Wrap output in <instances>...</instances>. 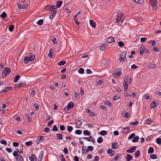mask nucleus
Returning a JSON list of instances; mask_svg holds the SVG:
<instances>
[{
	"label": "nucleus",
	"instance_id": "nucleus-1",
	"mask_svg": "<svg viewBox=\"0 0 161 161\" xmlns=\"http://www.w3.org/2000/svg\"><path fill=\"white\" fill-rule=\"evenodd\" d=\"M45 9L46 11H51V13L49 17L50 19H53L55 16L57 12V9L54 5H47L45 7Z\"/></svg>",
	"mask_w": 161,
	"mask_h": 161
},
{
	"label": "nucleus",
	"instance_id": "nucleus-2",
	"mask_svg": "<svg viewBox=\"0 0 161 161\" xmlns=\"http://www.w3.org/2000/svg\"><path fill=\"white\" fill-rule=\"evenodd\" d=\"M11 70L9 69L7 67H6L3 70L2 73V76L3 77H6L7 75L9 74Z\"/></svg>",
	"mask_w": 161,
	"mask_h": 161
},
{
	"label": "nucleus",
	"instance_id": "nucleus-3",
	"mask_svg": "<svg viewBox=\"0 0 161 161\" xmlns=\"http://www.w3.org/2000/svg\"><path fill=\"white\" fill-rule=\"evenodd\" d=\"M74 106V104L73 102H70L68 103V105L64 108V109L68 111L69 109L73 108Z\"/></svg>",
	"mask_w": 161,
	"mask_h": 161
},
{
	"label": "nucleus",
	"instance_id": "nucleus-4",
	"mask_svg": "<svg viewBox=\"0 0 161 161\" xmlns=\"http://www.w3.org/2000/svg\"><path fill=\"white\" fill-rule=\"evenodd\" d=\"M156 2L155 0H150V3L153 10H156L157 9V6Z\"/></svg>",
	"mask_w": 161,
	"mask_h": 161
},
{
	"label": "nucleus",
	"instance_id": "nucleus-5",
	"mask_svg": "<svg viewBox=\"0 0 161 161\" xmlns=\"http://www.w3.org/2000/svg\"><path fill=\"white\" fill-rule=\"evenodd\" d=\"M120 62L123 63L124 62L126 58V53L125 52H122L120 55Z\"/></svg>",
	"mask_w": 161,
	"mask_h": 161
},
{
	"label": "nucleus",
	"instance_id": "nucleus-6",
	"mask_svg": "<svg viewBox=\"0 0 161 161\" xmlns=\"http://www.w3.org/2000/svg\"><path fill=\"white\" fill-rule=\"evenodd\" d=\"M82 122L79 119H78L76 122H75V124L76 125V127L77 128H79L81 127V125L82 124Z\"/></svg>",
	"mask_w": 161,
	"mask_h": 161
},
{
	"label": "nucleus",
	"instance_id": "nucleus-7",
	"mask_svg": "<svg viewBox=\"0 0 161 161\" xmlns=\"http://www.w3.org/2000/svg\"><path fill=\"white\" fill-rule=\"evenodd\" d=\"M124 89L125 92H126L128 87V84L127 81L125 80L123 82Z\"/></svg>",
	"mask_w": 161,
	"mask_h": 161
},
{
	"label": "nucleus",
	"instance_id": "nucleus-8",
	"mask_svg": "<svg viewBox=\"0 0 161 161\" xmlns=\"http://www.w3.org/2000/svg\"><path fill=\"white\" fill-rule=\"evenodd\" d=\"M123 20L124 19H123L122 18H120V19L116 18V20L118 24V25H119V26L121 25Z\"/></svg>",
	"mask_w": 161,
	"mask_h": 161
},
{
	"label": "nucleus",
	"instance_id": "nucleus-9",
	"mask_svg": "<svg viewBox=\"0 0 161 161\" xmlns=\"http://www.w3.org/2000/svg\"><path fill=\"white\" fill-rule=\"evenodd\" d=\"M136 148V147L134 146L131 147L130 149L127 150L126 152L128 153H132L134 152Z\"/></svg>",
	"mask_w": 161,
	"mask_h": 161
},
{
	"label": "nucleus",
	"instance_id": "nucleus-10",
	"mask_svg": "<svg viewBox=\"0 0 161 161\" xmlns=\"http://www.w3.org/2000/svg\"><path fill=\"white\" fill-rule=\"evenodd\" d=\"M121 74V71H117L114 73V77L116 79L119 78Z\"/></svg>",
	"mask_w": 161,
	"mask_h": 161
},
{
	"label": "nucleus",
	"instance_id": "nucleus-11",
	"mask_svg": "<svg viewBox=\"0 0 161 161\" xmlns=\"http://www.w3.org/2000/svg\"><path fill=\"white\" fill-rule=\"evenodd\" d=\"M29 57L30 59H31V61H33L35 58V56L31 53H29Z\"/></svg>",
	"mask_w": 161,
	"mask_h": 161
},
{
	"label": "nucleus",
	"instance_id": "nucleus-12",
	"mask_svg": "<svg viewBox=\"0 0 161 161\" xmlns=\"http://www.w3.org/2000/svg\"><path fill=\"white\" fill-rule=\"evenodd\" d=\"M16 159L17 161H24L23 157L20 154H18V155L16 157Z\"/></svg>",
	"mask_w": 161,
	"mask_h": 161
},
{
	"label": "nucleus",
	"instance_id": "nucleus-13",
	"mask_svg": "<svg viewBox=\"0 0 161 161\" xmlns=\"http://www.w3.org/2000/svg\"><path fill=\"white\" fill-rule=\"evenodd\" d=\"M130 130V128L129 127H126L123 128L122 130V132L125 134L129 132Z\"/></svg>",
	"mask_w": 161,
	"mask_h": 161
},
{
	"label": "nucleus",
	"instance_id": "nucleus-14",
	"mask_svg": "<svg viewBox=\"0 0 161 161\" xmlns=\"http://www.w3.org/2000/svg\"><path fill=\"white\" fill-rule=\"evenodd\" d=\"M57 138L59 140H61L63 138V135L61 133H57L56 134Z\"/></svg>",
	"mask_w": 161,
	"mask_h": 161
},
{
	"label": "nucleus",
	"instance_id": "nucleus-15",
	"mask_svg": "<svg viewBox=\"0 0 161 161\" xmlns=\"http://www.w3.org/2000/svg\"><path fill=\"white\" fill-rule=\"evenodd\" d=\"M29 158L31 161H34L36 160V156L34 154H32L29 157Z\"/></svg>",
	"mask_w": 161,
	"mask_h": 161
},
{
	"label": "nucleus",
	"instance_id": "nucleus-16",
	"mask_svg": "<svg viewBox=\"0 0 161 161\" xmlns=\"http://www.w3.org/2000/svg\"><path fill=\"white\" fill-rule=\"evenodd\" d=\"M90 25L93 28H95L96 27V24L92 20H90Z\"/></svg>",
	"mask_w": 161,
	"mask_h": 161
},
{
	"label": "nucleus",
	"instance_id": "nucleus-17",
	"mask_svg": "<svg viewBox=\"0 0 161 161\" xmlns=\"http://www.w3.org/2000/svg\"><path fill=\"white\" fill-rule=\"evenodd\" d=\"M112 147L114 149H116L118 147V143L116 142H113L112 144Z\"/></svg>",
	"mask_w": 161,
	"mask_h": 161
},
{
	"label": "nucleus",
	"instance_id": "nucleus-18",
	"mask_svg": "<svg viewBox=\"0 0 161 161\" xmlns=\"http://www.w3.org/2000/svg\"><path fill=\"white\" fill-rule=\"evenodd\" d=\"M145 47H144L143 46H142L141 47L140 49V54L141 55H142L143 53L145 52Z\"/></svg>",
	"mask_w": 161,
	"mask_h": 161
},
{
	"label": "nucleus",
	"instance_id": "nucleus-19",
	"mask_svg": "<svg viewBox=\"0 0 161 161\" xmlns=\"http://www.w3.org/2000/svg\"><path fill=\"white\" fill-rule=\"evenodd\" d=\"M62 3L63 2L62 1H57L55 7H56L57 8H59L62 4Z\"/></svg>",
	"mask_w": 161,
	"mask_h": 161
},
{
	"label": "nucleus",
	"instance_id": "nucleus-20",
	"mask_svg": "<svg viewBox=\"0 0 161 161\" xmlns=\"http://www.w3.org/2000/svg\"><path fill=\"white\" fill-rule=\"evenodd\" d=\"M12 89L11 87H5L3 89L2 91L1 92H6L8 90H10Z\"/></svg>",
	"mask_w": 161,
	"mask_h": 161
},
{
	"label": "nucleus",
	"instance_id": "nucleus-21",
	"mask_svg": "<svg viewBox=\"0 0 161 161\" xmlns=\"http://www.w3.org/2000/svg\"><path fill=\"white\" fill-rule=\"evenodd\" d=\"M107 41L108 43H111L114 41V39L113 37L110 36L107 39Z\"/></svg>",
	"mask_w": 161,
	"mask_h": 161
},
{
	"label": "nucleus",
	"instance_id": "nucleus-22",
	"mask_svg": "<svg viewBox=\"0 0 161 161\" xmlns=\"http://www.w3.org/2000/svg\"><path fill=\"white\" fill-rule=\"evenodd\" d=\"M107 153L110 156H113L114 155V151L112 149H108L107 151Z\"/></svg>",
	"mask_w": 161,
	"mask_h": 161
},
{
	"label": "nucleus",
	"instance_id": "nucleus-23",
	"mask_svg": "<svg viewBox=\"0 0 161 161\" xmlns=\"http://www.w3.org/2000/svg\"><path fill=\"white\" fill-rule=\"evenodd\" d=\"M157 105H156V101L155 100L153 101L151 105V108H155Z\"/></svg>",
	"mask_w": 161,
	"mask_h": 161
},
{
	"label": "nucleus",
	"instance_id": "nucleus-24",
	"mask_svg": "<svg viewBox=\"0 0 161 161\" xmlns=\"http://www.w3.org/2000/svg\"><path fill=\"white\" fill-rule=\"evenodd\" d=\"M132 156L130 154H127L126 155V161H129L132 159Z\"/></svg>",
	"mask_w": 161,
	"mask_h": 161
},
{
	"label": "nucleus",
	"instance_id": "nucleus-25",
	"mask_svg": "<svg viewBox=\"0 0 161 161\" xmlns=\"http://www.w3.org/2000/svg\"><path fill=\"white\" fill-rule=\"evenodd\" d=\"M130 114L129 113L127 112H124L123 113V116L125 118H128L130 116Z\"/></svg>",
	"mask_w": 161,
	"mask_h": 161
},
{
	"label": "nucleus",
	"instance_id": "nucleus-26",
	"mask_svg": "<svg viewBox=\"0 0 161 161\" xmlns=\"http://www.w3.org/2000/svg\"><path fill=\"white\" fill-rule=\"evenodd\" d=\"M24 62L25 64L28 63L29 61H31V59L28 57H26L24 59Z\"/></svg>",
	"mask_w": 161,
	"mask_h": 161
},
{
	"label": "nucleus",
	"instance_id": "nucleus-27",
	"mask_svg": "<svg viewBox=\"0 0 161 161\" xmlns=\"http://www.w3.org/2000/svg\"><path fill=\"white\" fill-rule=\"evenodd\" d=\"M106 44H103L101 45L100 46V49L101 51H104L106 48Z\"/></svg>",
	"mask_w": 161,
	"mask_h": 161
},
{
	"label": "nucleus",
	"instance_id": "nucleus-28",
	"mask_svg": "<svg viewBox=\"0 0 161 161\" xmlns=\"http://www.w3.org/2000/svg\"><path fill=\"white\" fill-rule=\"evenodd\" d=\"M121 156V154L119 153L117 154L116 156L114 157L113 160H114L115 161L118 160H119V157Z\"/></svg>",
	"mask_w": 161,
	"mask_h": 161
},
{
	"label": "nucleus",
	"instance_id": "nucleus-29",
	"mask_svg": "<svg viewBox=\"0 0 161 161\" xmlns=\"http://www.w3.org/2000/svg\"><path fill=\"white\" fill-rule=\"evenodd\" d=\"M24 115L26 118L28 122H30L31 120V118L29 115L26 113H25Z\"/></svg>",
	"mask_w": 161,
	"mask_h": 161
},
{
	"label": "nucleus",
	"instance_id": "nucleus-30",
	"mask_svg": "<svg viewBox=\"0 0 161 161\" xmlns=\"http://www.w3.org/2000/svg\"><path fill=\"white\" fill-rule=\"evenodd\" d=\"M53 49L52 48H51L49 49V54H48V57L49 58H51L53 56Z\"/></svg>",
	"mask_w": 161,
	"mask_h": 161
},
{
	"label": "nucleus",
	"instance_id": "nucleus-31",
	"mask_svg": "<svg viewBox=\"0 0 161 161\" xmlns=\"http://www.w3.org/2000/svg\"><path fill=\"white\" fill-rule=\"evenodd\" d=\"M140 155V153L139 150L136 151L135 153V156L136 158L139 157Z\"/></svg>",
	"mask_w": 161,
	"mask_h": 161
},
{
	"label": "nucleus",
	"instance_id": "nucleus-32",
	"mask_svg": "<svg viewBox=\"0 0 161 161\" xmlns=\"http://www.w3.org/2000/svg\"><path fill=\"white\" fill-rule=\"evenodd\" d=\"M154 150L153 147H150L148 149V153H151L154 152Z\"/></svg>",
	"mask_w": 161,
	"mask_h": 161
},
{
	"label": "nucleus",
	"instance_id": "nucleus-33",
	"mask_svg": "<svg viewBox=\"0 0 161 161\" xmlns=\"http://www.w3.org/2000/svg\"><path fill=\"white\" fill-rule=\"evenodd\" d=\"M156 67V64H150L148 66V67L150 69H154Z\"/></svg>",
	"mask_w": 161,
	"mask_h": 161
},
{
	"label": "nucleus",
	"instance_id": "nucleus-34",
	"mask_svg": "<svg viewBox=\"0 0 161 161\" xmlns=\"http://www.w3.org/2000/svg\"><path fill=\"white\" fill-rule=\"evenodd\" d=\"M67 129L69 133H70L73 130V127L70 126H68L67 127Z\"/></svg>",
	"mask_w": 161,
	"mask_h": 161
},
{
	"label": "nucleus",
	"instance_id": "nucleus-35",
	"mask_svg": "<svg viewBox=\"0 0 161 161\" xmlns=\"http://www.w3.org/2000/svg\"><path fill=\"white\" fill-rule=\"evenodd\" d=\"M86 148V147H84V146H83L82 147V153H87L88 152V151L87 149H85L84 148Z\"/></svg>",
	"mask_w": 161,
	"mask_h": 161
},
{
	"label": "nucleus",
	"instance_id": "nucleus-36",
	"mask_svg": "<svg viewBox=\"0 0 161 161\" xmlns=\"http://www.w3.org/2000/svg\"><path fill=\"white\" fill-rule=\"evenodd\" d=\"M150 158L153 159H156L158 158V157L155 154H153L150 155Z\"/></svg>",
	"mask_w": 161,
	"mask_h": 161
},
{
	"label": "nucleus",
	"instance_id": "nucleus-37",
	"mask_svg": "<svg viewBox=\"0 0 161 161\" xmlns=\"http://www.w3.org/2000/svg\"><path fill=\"white\" fill-rule=\"evenodd\" d=\"M7 14L5 12H3L1 14L0 16L2 18H4L7 17Z\"/></svg>",
	"mask_w": 161,
	"mask_h": 161
},
{
	"label": "nucleus",
	"instance_id": "nucleus-38",
	"mask_svg": "<svg viewBox=\"0 0 161 161\" xmlns=\"http://www.w3.org/2000/svg\"><path fill=\"white\" fill-rule=\"evenodd\" d=\"M107 132L106 131L102 130L100 133V134L102 136H104L107 134Z\"/></svg>",
	"mask_w": 161,
	"mask_h": 161
},
{
	"label": "nucleus",
	"instance_id": "nucleus-39",
	"mask_svg": "<svg viewBox=\"0 0 161 161\" xmlns=\"http://www.w3.org/2000/svg\"><path fill=\"white\" fill-rule=\"evenodd\" d=\"M139 139V137L138 136H136L132 140V142H137Z\"/></svg>",
	"mask_w": 161,
	"mask_h": 161
},
{
	"label": "nucleus",
	"instance_id": "nucleus-40",
	"mask_svg": "<svg viewBox=\"0 0 161 161\" xmlns=\"http://www.w3.org/2000/svg\"><path fill=\"white\" fill-rule=\"evenodd\" d=\"M66 62L65 61L62 60L58 63V65H63L65 64Z\"/></svg>",
	"mask_w": 161,
	"mask_h": 161
},
{
	"label": "nucleus",
	"instance_id": "nucleus-41",
	"mask_svg": "<svg viewBox=\"0 0 161 161\" xmlns=\"http://www.w3.org/2000/svg\"><path fill=\"white\" fill-rule=\"evenodd\" d=\"M84 69L82 68H80L79 69L78 72L80 74H83L84 73Z\"/></svg>",
	"mask_w": 161,
	"mask_h": 161
},
{
	"label": "nucleus",
	"instance_id": "nucleus-42",
	"mask_svg": "<svg viewBox=\"0 0 161 161\" xmlns=\"http://www.w3.org/2000/svg\"><path fill=\"white\" fill-rule=\"evenodd\" d=\"M20 76L19 75H18L15 76V77L14 78V81L15 82H17L18 80L20 79Z\"/></svg>",
	"mask_w": 161,
	"mask_h": 161
},
{
	"label": "nucleus",
	"instance_id": "nucleus-43",
	"mask_svg": "<svg viewBox=\"0 0 161 161\" xmlns=\"http://www.w3.org/2000/svg\"><path fill=\"white\" fill-rule=\"evenodd\" d=\"M151 122V119L150 118H149L146 120L145 124H149Z\"/></svg>",
	"mask_w": 161,
	"mask_h": 161
},
{
	"label": "nucleus",
	"instance_id": "nucleus-44",
	"mask_svg": "<svg viewBox=\"0 0 161 161\" xmlns=\"http://www.w3.org/2000/svg\"><path fill=\"white\" fill-rule=\"evenodd\" d=\"M43 21L42 19L39 20L37 22V24L39 25H42L43 24Z\"/></svg>",
	"mask_w": 161,
	"mask_h": 161
},
{
	"label": "nucleus",
	"instance_id": "nucleus-45",
	"mask_svg": "<svg viewBox=\"0 0 161 161\" xmlns=\"http://www.w3.org/2000/svg\"><path fill=\"white\" fill-rule=\"evenodd\" d=\"M83 133L86 136H89L90 135V132L87 130H84Z\"/></svg>",
	"mask_w": 161,
	"mask_h": 161
},
{
	"label": "nucleus",
	"instance_id": "nucleus-46",
	"mask_svg": "<svg viewBox=\"0 0 161 161\" xmlns=\"http://www.w3.org/2000/svg\"><path fill=\"white\" fill-rule=\"evenodd\" d=\"M149 44H150V46H154L156 44V42L155 41H151L149 42Z\"/></svg>",
	"mask_w": 161,
	"mask_h": 161
},
{
	"label": "nucleus",
	"instance_id": "nucleus-47",
	"mask_svg": "<svg viewBox=\"0 0 161 161\" xmlns=\"http://www.w3.org/2000/svg\"><path fill=\"white\" fill-rule=\"evenodd\" d=\"M32 144V142L30 141L29 142H26L25 143V144L26 145L29 146L30 145H31Z\"/></svg>",
	"mask_w": 161,
	"mask_h": 161
},
{
	"label": "nucleus",
	"instance_id": "nucleus-48",
	"mask_svg": "<svg viewBox=\"0 0 161 161\" xmlns=\"http://www.w3.org/2000/svg\"><path fill=\"white\" fill-rule=\"evenodd\" d=\"M14 26L13 25H12L11 26H10L9 27V30L10 32H12L13 31L14 29Z\"/></svg>",
	"mask_w": 161,
	"mask_h": 161
},
{
	"label": "nucleus",
	"instance_id": "nucleus-49",
	"mask_svg": "<svg viewBox=\"0 0 161 161\" xmlns=\"http://www.w3.org/2000/svg\"><path fill=\"white\" fill-rule=\"evenodd\" d=\"M138 124V121H137L136 120V121L135 122H131L130 123V125H136Z\"/></svg>",
	"mask_w": 161,
	"mask_h": 161
},
{
	"label": "nucleus",
	"instance_id": "nucleus-50",
	"mask_svg": "<svg viewBox=\"0 0 161 161\" xmlns=\"http://www.w3.org/2000/svg\"><path fill=\"white\" fill-rule=\"evenodd\" d=\"M75 133L76 134L80 135L82 133V131L80 130H75Z\"/></svg>",
	"mask_w": 161,
	"mask_h": 161
},
{
	"label": "nucleus",
	"instance_id": "nucleus-51",
	"mask_svg": "<svg viewBox=\"0 0 161 161\" xmlns=\"http://www.w3.org/2000/svg\"><path fill=\"white\" fill-rule=\"evenodd\" d=\"M103 141V139L102 137H100L98 138L97 140V142L98 143H100Z\"/></svg>",
	"mask_w": 161,
	"mask_h": 161
},
{
	"label": "nucleus",
	"instance_id": "nucleus-52",
	"mask_svg": "<svg viewBox=\"0 0 161 161\" xmlns=\"http://www.w3.org/2000/svg\"><path fill=\"white\" fill-rule=\"evenodd\" d=\"M156 142L158 145H160L161 144V138H157L156 139Z\"/></svg>",
	"mask_w": 161,
	"mask_h": 161
},
{
	"label": "nucleus",
	"instance_id": "nucleus-53",
	"mask_svg": "<svg viewBox=\"0 0 161 161\" xmlns=\"http://www.w3.org/2000/svg\"><path fill=\"white\" fill-rule=\"evenodd\" d=\"M135 136V133H132L129 136L128 139L129 140L131 139H132L134 136Z\"/></svg>",
	"mask_w": 161,
	"mask_h": 161
},
{
	"label": "nucleus",
	"instance_id": "nucleus-54",
	"mask_svg": "<svg viewBox=\"0 0 161 161\" xmlns=\"http://www.w3.org/2000/svg\"><path fill=\"white\" fill-rule=\"evenodd\" d=\"M118 44L119 46L120 47H123L124 45V43L121 41L119 42H118Z\"/></svg>",
	"mask_w": 161,
	"mask_h": 161
},
{
	"label": "nucleus",
	"instance_id": "nucleus-55",
	"mask_svg": "<svg viewBox=\"0 0 161 161\" xmlns=\"http://www.w3.org/2000/svg\"><path fill=\"white\" fill-rule=\"evenodd\" d=\"M58 130V129L57 128V126L56 125H53V128H52V131H57Z\"/></svg>",
	"mask_w": 161,
	"mask_h": 161
},
{
	"label": "nucleus",
	"instance_id": "nucleus-56",
	"mask_svg": "<svg viewBox=\"0 0 161 161\" xmlns=\"http://www.w3.org/2000/svg\"><path fill=\"white\" fill-rule=\"evenodd\" d=\"M73 20L75 23L77 25H79V22L77 21L76 18H75V16L73 17Z\"/></svg>",
	"mask_w": 161,
	"mask_h": 161
},
{
	"label": "nucleus",
	"instance_id": "nucleus-57",
	"mask_svg": "<svg viewBox=\"0 0 161 161\" xmlns=\"http://www.w3.org/2000/svg\"><path fill=\"white\" fill-rule=\"evenodd\" d=\"M59 128L61 130L64 131L65 130V127L64 125H61L59 126Z\"/></svg>",
	"mask_w": 161,
	"mask_h": 161
},
{
	"label": "nucleus",
	"instance_id": "nucleus-58",
	"mask_svg": "<svg viewBox=\"0 0 161 161\" xmlns=\"http://www.w3.org/2000/svg\"><path fill=\"white\" fill-rule=\"evenodd\" d=\"M63 152L65 154H67L68 153V150L66 147H64L63 150Z\"/></svg>",
	"mask_w": 161,
	"mask_h": 161
},
{
	"label": "nucleus",
	"instance_id": "nucleus-59",
	"mask_svg": "<svg viewBox=\"0 0 161 161\" xmlns=\"http://www.w3.org/2000/svg\"><path fill=\"white\" fill-rule=\"evenodd\" d=\"M93 149V147L92 146H89L87 148V149L88 151V152L89 151H92Z\"/></svg>",
	"mask_w": 161,
	"mask_h": 161
},
{
	"label": "nucleus",
	"instance_id": "nucleus-60",
	"mask_svg": "<svg viewBox=\"0 0 161 161\" xmlns=\"http://www.w3.org/2000/svg\"><path fill=\"white\" fill-rule=\"evenodd\" d=\"M122 13H119V14H117L116 18H122Z\"/></svg>",
	"mask_w": 161,
	"mask_h": 161
},
{
	"label": "nucleus",
	"instance_id": "nucleus-61",
	"mask_svg": "<svg viewBox=\"0 0 161 161\" xmlns=\"http://www.w3.org/2000/svg\"><path fill=\"white\" fill-rule=\"evenodd\" d=\"M60 159L62 161H66L65 159L64 158V156L63 154L61 155L60 158Z\"/></svg>",
	"mask_w": 161,
	"mask_h": 161
},
{
	"label": "nucleus",
	"instance_id": "nucleus-62",
	"mask_svg": "<svg viewBox=\"0 0 161 161\" xmlns=\"http://www.w3.org/2000/svg\"><path fill=\"white\" fill-rule=\"evenodd\" d=\"M1 143L3 144L4 145H6L7 144V142L6 141L4 140H2L0 141Z\"/></svg>",
	"mask_w": 161,
	"mask_h": 161
},
{
	"label": "nucleus",
	"instance_id": "nucleus-63",
	"mask_svg": "<svg viewBox=\"0 0 161 161\" xmlns=\"http://www.w3.org/2000/svg\"><path fill=\"white\" fill-rule=\"evenodd\" d=\"M103 83V80H100L97 83V85H100Z\"/></svg>",
	"mask_w": 161,
	"mask_h": 161
},
{
	"label": "nucleus",
	"instance_id": "nucleus-64",
	"mask_svg": "<svg viewBox=\"0 0 161 161\" xmlns=\"http://www.w3.org/2000/svg\"><path fill=\"white\" fill-rule=\"evenodd\" d=\"M19 145V143L14 142L13 143V145L14 147H18Z\"/></svg>",
	"mask_w": 161,
	"mask_h": 161
}]
</instances>
